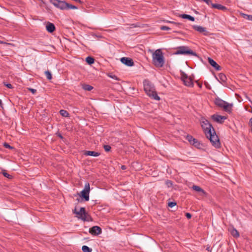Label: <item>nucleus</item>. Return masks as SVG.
I'll return each instance as SVG.
<instances>
[{
	"instance_id": "obj_1",
	"label": "nucleus",
	"mask_w": 252,
	"mask_h": 252,
	"mask_svg": "<svg viewBox=\"0 0 252 252\" xmlns=\"http://www.w3.org/2000/svg\"><path fill=\"white\" fill-rule=\"evenodd\" d=\"M144 89L146 94L151 98L159 100L160 97L158 95L154 85L148 80H145L143 82Z\"/></svg>"
},
{
	"instance_id": "obj_2",
	"label": "nucleus",
	"mask_w": 252,
	"mask_h": 252,
	"mask_svg": "<svg viewBox=\"0 0 252 252\" xmlns=\"http://www.w3.org/2000/svg\"><path fill=\"white\" fill-rule=\"evenodd\" d=\"M153 62L157 67L163 66L164 61L161 51L160 49L157 50L152 55Z\"/></svg>"
},
{
	"instance_id": "obj_3",
	"label": "nucleus",
	"mask_w": 252,
	"mask_h": 252,
	"mask_svg": "<svg viewBox=\"0 0 252 252\" xmlns=\"http://www.w3.org/2000/svg\"><path fill=\"white\" fill-rule=\"evenodd\" d=\"M50 2L55 7L61 10L77 9V7L76 6L66 3L64 1L60 0H50Z\"/></svg>"
},
{
	"instance_id": "obj_4",
	"label": "nucleus",
	"mask_w": 252,
	"mask_h": 252,
	"mask_svg": "<svg viewBox=\"0 0 252 252\" xmlns=\"http://www.w3.org/2000/svg\"><path fill=\"white\" fill-rule=\"evenodd\" d=\"M209 132H207V134L205 135L206 137L210 140L213 146L216 148H220V143L215 130H212V131H210L209 130Z\"/></svg>"
},
{
	"instance_id": "obj_5",
	"label": "nucleus",
	"mask_w": 252,
	"mask_h": 252,
	"mask_svg": "<svg viewBox=\"0 0 252 252\" xmlns=\"http://www.w3.org/2000/svg\"><path fill=\"white\" fill-rule=\"evenodd\" d=\"M175 54L176 55H190L194 56H196L197 54L196 53L194 52L193 51H192L191 49H190L187 46H180L179 47L176 52Z\"/></svg>"
},
{
	"instance_id": "obj_6",
	"label": "nucleus",
	"mask_w": 252,
	"mask_h": 252,
	"mask_svg": "<svg viewBox=\"0 0 252 252\" xmlns=\"http://www.w3.org/2000/svg\"><path fill=\"white\" fill-rule=\"evenodd\" d=\"M215 104L217 106L223 108L226 112H230L231 111L232 104H229L220 98H217L216 99Z\"/></svg>"
},
{
	"instance_id": "obj_7",
	"label": "nucleus",
	"mask_w": 252,
	"mask_h": 252,
	"mask_svg": "<svg viewBox=\"0 0 252 252\" xmlns=\"http://www.w3.org/2000/svg\"><path fill=\"white\" fill-rule=\"evenodd\" d=\"M200 124L205 135L207 134V132H209V130H210V131H212V130H215L209 121L204 118H202L201 119Z\"/></svg>"
},
{
	"instance_id": "obj_8",
	"label": "nucleus",
	"mask_w": 252,
	"mask_h": 252,
	"mask_svg": "<svg viewBox=\"0 0 252 252\" xmlns=\"http://www.w3.org/2000/svg\"><path fill=\"white\" fill-rule=\"evenodd\" d=\"M73 213H75L77 215V217L79 219H80L84 221L89 220V216L86 212L84 208L81 207L79 211H77L76 209H75L73 211Z\"/></svg>"
},
{
	"instance_id": "obj_9",
	"label": "nucleus",
	"mask_w": 252,
	"mask_h": 252,
	"mask_svg": "<svg viewBox=\"0 0 252 252\" xmlns=\"http://www.w3.org/2000/svg\"><path fill=\"white\" fill-rule=\"evenodd\" d=\"M90 191V184L87 183L85 185L84 189L81 192V196L84 198L85 201L89 200V193Z\"/></svg>"
},
{
	"instance_id": "obj_10",
	"label": "nucleus",
	"mask_w": 252,
	"mask_h": 252,
	"mask_svg": "<svg viewBox=\"0 0 252 252\" xmlns=\"http://www.w3.org/2000/svg\"><path fill=\"white\" fill-rule=\"evenodd\" d=\"M181 79L186 86L193 87V83L192 79L190 76H188L186 74L183 73L181 75Z\"/></svg>"
},
{
	"instance_id": "obj_11",
	"label": "nucleus",
	"mask_w": 252,
	"mask_h": 252,
	"mask_svg": "<svg viewBox=\"0 0 252 252\" xmlns=\"http://www.w3.org/2000/svg\"><path fill=\"white\" fill-rule=\"evenodd\" d=\"M211 118L215 122H217L218 123H220V124H222L224 120L226 119V117L220 116V115H217V114L213 115L211 116Z\"/></svg>"
},
{
	"instance_id": "obj_12",
	"label": "nucleus",
	"mask_w": 252,
	"mask_h": 252,
	"mask_svg": "<svg viewBox=\"0 0 252 252\" xmlns=\"http://www.w3.org/2000/svg\"><path fill=\"white\" fill-rule=\"evenodd\" d=\"M121 61L128 66H131L134 64L132 60L128 58L123 57L121 59Z\"/></svg>"
},
{
	"instance_id": "obj_13",
	"label": "nucleus",
	"mask_w": 252,
	"mask_h": 252,
	"mask_svg": "<svg viewBox=\"0 0 252 252\" xmlns=\"http://www.w3.org/2000/svg\"><path fill=\"white\" fill-rule=\"evenodd\" d=\"M89 232L93 235H98L101 233V229L99 226H94L90 228Z\"/></svg>"
},
{
	"instance_id": "obj_14",
	"label": "nucleus",
	"mask_w": 252,
	"mask_h": 252,
	"mask_svg": "<svg viewBox=\"0 0 252 252\" xmlns=\"http://www.w3.org/2000/svg\"><path fill=\"white\" fill-rule=\"evenodd\" d=\"M192 28L200 33H203L204 35L207 34L206 29L204 27L197 25H193Z\"/></svg>"
},
{
	"instance_id": "obj_15",
	"label": "nucleus",
	"mask_w": 252,
	"mask_h": 252,
	"mask_svg": "<svg viewBox=\"0 0 252 252\" xmlns=\"http://www.w3.org/2000/svg\"><path fill=\"white\" fill-rule=\"evenodd\" d=\"M209 63L213 66L217 70H220L221 69L220 66L213 59L208 58Z\"/></svg>"
},
{
	"instance_id": "obj_16",
	"label": "nucleus",
	"mask_w": 252,
	"mask_h": 252,
	"mask_svg": "<svg viewBox=\"0 0 252 252\" xmlns=\"http://www.w3.org/2000/svg\"><path fill=\"white\" fill-rule=\"evenodd\" d=\"M192 189L194 190L195 191L200 193V194L201 196H205L206 195L205 191L200 187L196 185H193L192 187Z\"/></svg>"
},
{
	"instance_id": "obj_17",
	"label": "nucleus",
	"mask_w": 252,
	"mask_h": 252,
	"mask_svg": "<svg viewBox=\"0 0 252 252\" xmlns=\"http://www.w3.org/2000/svg\"><path fill=\"white\" fill-rule=\"evenodd\" d=\"M211 6L213 8H216L219 10L222 11H225L227 10V8L225 6L220 4L211 3Z\"/></svg>"
},
{
	"instance_id": "obj_18",
	"label": "nucleus",
	"mask_w": 252,
	"mask_h": 252,
	"mask_svg": "<svg viewBox=\"0 0 252 252\" xmlns=\"http://www.w3.org/2000/svg\"><path fill=\"white\" fill-rule=\"evenodd\" d=\"M46 29L48 32L52 33L55 30V27L53 23L48 22L46 26Z\"/></svg>"
},
{
	"instance_id": "obj_19",
	"label": "nucleus",
	"mask_w": 252,
	"mask_h": 252,
	"mask_svg": "<svg viewBox=\"0 0 252 252\" xmlns=\"http://www.w3.org/2000/svg\"><path fill=\"white\" fill-rule=\"evenodd\" d=\"M217 79L221 84L225 83L226 81V77L223 73H220L218 77H216Z\"/></svg>"
},
{
	"instance_id": "obj_20",
	"label": "nucleus",
	"mask_w": 252,
	"mask_h": 252,
	"mask_svg": "<svg viewBox=\"0 0 252 252\" xmlns=\"http://www.w3.org/2000/svg\"><path fill=\"white\" fill-rule=\"evenodd\" d=\"M84 155L86 156L98 157L100 155V153L94 151H86L85 152Z\"/></svg>"
},
{
	"instance_id": "obj_21",
	"label": "nucleus",
	"mask_w": 252,
	"mask_h": 252,
	"mask_svg": "<svg viewBox=\"0 0 252 252\" xmlns=\"http://www.w3.org/2000/svg\"><path fill=\"white\" fill-rule=\"evenodd\" d=\"M180 17L183 19H187L191 21H194L195 20V19L193 17L190 16L189 15H188V14H182V15H181Z\"/></svg>"
},
{
	"instance_id": "obj_22",
	"label": "nucleus",
	"mask_w": 252,
	"mask_h": 252,
	"mask_svg": "<svg viewBox=\"0 0 252 252\" xmlns=\"http://www.w3.org/2000/svg\"><path fill=\"white\" fill-rule=\"evenodd\" d=\"M86 61L89 64H92L94 63V60L93 58L89 56L86 58Z\"/></svg>"
},
{
	"instance_id": "obj_23",
	"label": "nucleus",
	"mask_w": 252,
	"mask_h": 252,
	"mask_svg": "<svg viewBox=\"0 0 252 252\" xmlns=\"http://www.w3.org/2000/svg\"><path fill=\"white\" fill-rule=\"evenodd\" d=\"M60 114L64 117H68L69 116V113L67 111L64 110H61L60 111Z\"/></svg>"
},
{
	"instance_id": "obj_24",
	"label": "nucleus",
	"mask_w": 252,
	"mask_h": 252,
	"mask_svg": "<svg viewBox=\"0 0 252 252\" xmlns=\"http://www.w3.org/2000/svg\"><path fill=\"white\" fill-rule=\"evenodd\" d=\"M190 144H192V145H194L195 147L198 148H199L200 147V142L196 139H195V140L193 141Z\"/></svg>"
},
{
	"instance_id": "obj_25",
	"label": "nucleus",
	"mask_w": 252,
	"mask_h": 252,
	"mask_svg": "<svg viewBox=\"0 0 252 252\" xmlns=\"http://www.w3.org/2000/svg\"><path fill=\"white\" fill-rule=\"evenodd\" d=\"M231 234L235 237H238L239 236V234L238 231L235 229L233 228L231 231Z\"/></svg>"
},
{
	"instance_id": "obj_26",
	"label": "nucleus",
	"mask_w": 252,
	"mask_h": 252,
	"mask_svg": "<svg viewBox=\"0 0 252 252\" xmlns=\"http://www.w3.org/2000/svg\"><path fill=\"white\" fill-rule=\"evenodd\" d=\"M82 250L83 252H92V249L90 248L87 246H83L82 248Z\"/></svg>"
},
{
	"instance_id": "obj_27",
	"label": "nucleus",
	"mask_w": 252,
	"mask_h": 252,
	"mask_svg": "<svg viewBox=\"0 0 252 252\" xmlns=\"http://www.w3.org/2000/svg\"><path fill=\"white\" fill-rule=\"evenodd\" d=\"M83 89L86 91H90L93 89V87L89 85H84L83 86Z\"/></svg>"
},
{
	"instance_id": "obj_28",
	"label": "nucleus",
	"mask_w": 252,
	"mask_h": 252,
	"mask_svg": "<svg viewBox=\"0 0 252 252\" xmlns=\"http://www.w3.org/2000/svg\"><path fill=\"white\" fill-rule=\"evenodd\" d=\"M45 74L46 75V76L47 77V78L48 79V80H51L52 79V74L51 73V72L49 71H46L45 72Z\"/></svg>"
},
{
	"instance_id": "obj_29",
	"label": "nucleus",
	"mask_w": 252,
	"mask_h": 252,
	"mask_svg": "<svg viewBox=\"0 0 252 252\" xmlns=\"http://www.w3.org/2000/svg\"><path fill=\"white\" fill-rule=\"evenodd\" d=\"M187 139L188 140V141L190 143V144L191 143V142L195 140V138H194L191 135H188L187 136Z\"/></svg>"
},
{
	"instance_id": "obj_30",
	"label": "nucleus",
	"mask_w": 252,
	"mask_h": 252,
	"mask_svg": "<svg viewBox=\"0 0 252 252\" xmlns=\"http://www.w3.org/2000/svg\"><path fill=\"white\" fill-rule=\"evenodd\" d=\"M103 147L106 152L110 151L111 148V147L108 145H104Z\"/></svg>"
},
{
	"instance_id": "obj_31",
	"label": "nucleus",
	"mask_w": 252,
	"mask_h": 252,
	"mask_svg": "<svg viewBox=\"0 0 252 252\" xmlns=\"http://www.w3.org/2000/svg\"><path fill=\"white\" fill-rule=\"evenodd\" d=\"M244 17L250 21H252V15L245 14Z\"/></svg>"
},
{
	"instance_id": "obj_32",
	"label": "nucleus",
	"mask_w": 252,
	"mask_h": 252,
	"mask_svg": "<svg viewBox=\"0 0 252 252\" xmlns=\"http://www.w3.org/2000/svg\"><path fill=\"white\" fill-rule=\"evenodd\" d=\"M2 174H3V175L4 177H6V178H9V179H11V177H12V176H11V175H10L8 174L7 173H6V172H3L2 173Z\"/></svg>"
},
{
	"instance_id": "obj_33",
	"label": "nucleus",
	"mask_w": 252,
	"mask_h": 252,
	"mask_svg": "<svg viewBox=\"0 0 252 252\" xmlns=\"http://www.w3.org/2000/svg\"><path fill=\"white\" fill-rule=\"evenodd\" d=\"M160 29L161 30H163V31H165V30H169L171 29L170 28L167 27V26H162L160 27Z\"/></svg>"
},
{
	"instance_id": "obj_34",
	"label": "nucleus",
	"mask_w": 252,
	"mask_h": 252,
	"mask_svg": "<svg viewBox=\"0 0 252 252\" xmlns=\"http://www.w3.org/2000/svg\"><path fill=\"white\" fill-rule=\"evenodd\" d=\"M166 184L168 186V187H170L172 186V182L169 180H167L166 181Z\"/></svg>"
},
{
	"instance_id": "obj_35",
	"label": "nucleus",
	"mask_w": 252,
	"mask_h": 252,
	"mask_svg": "<svg viewBox=\"0 0 252 252\" xmlns=\"http://www.w3.org/2000/svg\"><path fill=\"white\" fill-rule=\"evenodd\" d=\"M176 203L174 202H170L168 203V206L170 207H173L175 206Z\"/></svg>"
},
{
	"instance_id": "obj_36",
	"label": "nucleus",
	"mask_w": 252,
	"mask_h": 252,
	"mask_svg": "<svg viewBox=\"0 0 252 252\" xmlns=\"http://www.w3.org/2000/svg\"><path fill=\"white\" fill-rule=\"evenodd\" d=\"M202 1L205 2L208 5H211L212 1L210 0H202Z\"/></svg>"
},
{
	"instance_id": "obj_37",
	"label": "nucleus",
	"mask_w": 252,
	"mask_h": 252,
	"mask_svg": "<svg viewBox=\"0 0 252 252\" xmlns=\"http://www.w3.org/2000/svg\"><path fill=\"white\" fill-rule=\"evenodd\" d=\"M4 146L5 148H9V149H12L13 148L10 146L8 144L5 143L4 144Z\"/></svg>"
},
{
	"instance_id": "obj_38",
	"label": "nucleus",
	"mask_w": 252,
	"mask_h": 252,
	"mask_svg": "<svg viewBox=\"0 0 252 252\" xmlns=\"http://www.w3.org/2000/svg\"><path fill=\"white\" fill-rule=\"evenodd\" d=\"M186 216L188 219H189L191 217V215L190 213H187L186 214Z\"/></svg>"
},
{
	"instance_id": "obj_39",
	"label": "nucleus",
	"mask_w": 252,
	"mask_h": 252,
	"mask_svg": "<svg viewBox=\"0 0 252 252\" xmlns=\"http://www.w3.org/2000/svg\"><path fill=\"white\" fill-rule=\"evenodd\" d=\"M5 85L8 88H9V89H11L12 88V86L11 84H5Z\"/></svg>"
},
{
	"instance_id": "obj_40",
	"label": "nucleus",
	"mask_w": 252,
	"mask_h": 252,
	"mask_svg": "<svg viewBox=\"0 0 252 252\" xmlns=\"http://www.w3.org/2000/svg\"><path fill=\"white\" fill-rule=\"evenodd\" d=\"M29 90L32 93L34 94L36 92V90L30 88L29 89Z\"/></svg>"
},
{
	"instance_id": "obj_41",
	"label": "nucleus",
	"mask_w": 252,
	"mask_h": 252,
	"mask_svg": "<svg viewBox=\"0 0 252 252\" xmlns=\"http://www.w3.org/2000/svg\"><path fill=\"white\" fill-rule=\"evenodd\" d=\"M197 84V85L200 88H202V84L199 83L198 81H196V82Z\"/></svg>"
},
{
	"instance_id": "obj_42",
	"label": "nucleus",
	"mask_w": 252,
	"mask_h": 252,
	"mask_svg": "<svg viewBox=\"0 0 252 252\" xmlns=\"http://www.w3.org/2000/svg\"><path fill=\"white\" fill-rule=\"evenodd\" d=\"M121 169L123 170H125L126 169V167L125 165H122L121 166Z\"/></svg>"
},
{
	"instance_id": "obj_43",
	"label": "nucleus",
	"mask_w": 252,
	"mask_h": 252,
	"mask_svg": "<svg viewBox=\"0 0 252 252\" xmlns=\"http://www.w3.org/2000/svg\"><path fill=\"white\" fill-rule=\"evenodd\" d=\"M110 77H111V78H112L114 79H116V80H117V79H117V76H115V75L111 76Z\"/></svg>"
},
{
	"instance_id": "obj_44",
	"label": "nucleus",
	"mask_w": 252,
	"mask_h": 252,
	"mask_svg": "<svg viewBox=\"0 0 252 252\" xmlns=\"http://www.w3.org/2000/svg\"><path fill=\"white\" fill-rule=\"evenodd\" d=\"M170 22L171 23V22ZM172 23H174V24H175L177 26H179L181 25L180 23H174V22H172Z\"/></svg>"
},
{
	"instance_id": "obj_45",
	"label": "nucleus",
	"mask_w": 252,
	"mask_h": 252,
	"mask_svg": "<svg viewBox=\"0 0 252 252\" xmlns=\"http://www.w3.org/2000/svg\"><path fill=\"white\" fill-rule=\"evenodd\" d=\"M250 124L251 125V126H252V118L250 119Z\"/></svg>"
},
{
	"instance_id": "obj_46",
	"label": "nucleus",
	"mask_w": 252,
	"mask_h": 252,
	"mask_svg": "<svg viewBox=\"0 0 252 252\" xmlns=\"http://www.w3.org/2000/svg\"><path fill=\"white\" fill-rule=\"evenodd\" d=\"M2 101L1 99H0V106H1L2 107Z\"/></svg>"
},
{
	"instance_id": "obj_47",
	"label": "nucleus",
	"mask_w": 252,
	"mask_h": 252,
	"mask_svg": "<svg viewBox=\"0 0 252 252\" xmlns=\"http://www.w3.org/2000/svg\"><path fill=\"white\" fill-rule=\"evenodd\" d=\"M207 250L209 251V248H207Z\"/></svg>"
},
{
	"instance_id": "obj_48",
	"label": "nucleus",
	"mask_w": 252,
	"mask_h": 252,
	"mask_svg": "<svg viewBox=\"0 0 252 252\" xmlns=\"http://www.w3.org/2000/svg\"><path fill=\"white\" fill-rule=\"evenodd\" d=\"M0 43H2V42L0 41Z\"/></svg>"
}]
</instances>
